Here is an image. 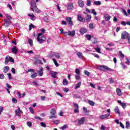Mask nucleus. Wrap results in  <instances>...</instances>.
Segmentation results:
<instances>
[{"instance_id": "nucleus-1", "label": "nucleus", "mask_w": 130, "mask_h": 130, "mask_svg": "<svg viewBox=\"0 0 130 130\" xmlns=\"http://www.w3.org/2000/svg\"><path fill=\"white\" fill-rule=\"evenodd\" d=\"M43 34L41 33H39L37 37V41L38 42H39V43H43L44 41H45L46 40V38L44 36H42Z\"/></svg>"}, {"instance_id": "nucleus-2", "label": "nucleus", "mask_w": 130, "mask_h": 130, "mask_svg": "<svg viewBox=\"0 0 130 130\" xmlns=\"http://www.w3.org/2000/svg\"><path fill=\"white\" fill-rule=\"evenodd\" d=\"M98 70L100 71H104V70H106L107 71H110V72H113V69L108 68V67L106 66L103 65V66H98Z\"/></svg>"}, {"instance_id": "nucleus-3", "label": "nucleus", "mask_w": 130, "mask_h": 130, "mask_svg": "<svg viewBox=\"0 0 130 130\" xmlns=\"http://www.w3.org/2000/svg\"><path fill=\"white\" fill-rule=\"evenodd\" d=\"M55 112H56V110L55 109H52L50 111V113L51 116H49V119H52V118H56L57 116L55 115Z\"/></svg>"}, {"instance_id": "nucleus-4", "label": "nucleus", "mask_w": 130, "mask_h": 130, "mask_svg": "<svg viewBox=\"0 0 130 130\" xmlns=\"http://www.w3.org/2000/svg\"><path fill=\"white\" fill-rule=\"evenodd\" d=\"M129 34H128V32H126V31H124L122 32L121 34V39H126V38H128V37Z\"/></svg>"}, {"instance_id": "nucleus-5", "label": "nucleus", "mask_w": 130, "mask_h": 130, "mask_svg": "<svg viewBox=\"0 0 130 130\" xmlns=\"http://www.w3.org/2000/svg\"><path fill=\"white\" fill-rule=\"evenodd\" d=\"M11 51L14 54H17L19 52V49H18L17 46H14L11 49Z\"/></svg>"}, {"instance_id": "nucleus-6", "label": "nucleus", "mask_w": 130, "mask_h": 130, "mask_svg": "<svg viewBox=\"0 0 130 130\" xmlns=\"http://www.w3.org/2000/svg\"><path fill=\"white\" fill-rule=\"evenodd\" d=\"M66 20L67 23H69V26H71L72 27L73 26V21H72V18L67 17L66 18Z\"/></svg>"}, {"instance_id": "nucleus-7", "label": "nucleus", "mask_w": 130, "mask_h": 130, "mask_svg": "<svg viewBox=\"0 0 130 130\" xmlns=\"http://www.w3.org/2000/svg\"><path fill=\"white\" fill-rule=\"evenodd\" d=\"M39 70H37V72L39 74V77H42L43 76V68L40 67Z\"/></svg>"}, {"instance_id": "nucleus-8", "label": "nucleus", "mask_w": 130, "mask_h": 130, "mask_svg": "<svg viewBox=\"0 0 130 130\" xmlns=\"http://www.w3.org/2000/svg\"><path fill=\"white\" fill-rule=\"evenodd\" d=\"M4 26H5L6 27H9L12 23L11 20L8 19H5L4 20Z\"/></svg>"}, {"instance_id": "nucleus-9", "label": "nucleus", "mask_w": 130, "mask_h": 130, "mask_svg": "<svg viewBox=\"0 0 130 130\" xmlns=\"http://www.w3.org/2000/svg\"><path fill=\"white\" fill-rule=\"evenodd\" d=\"M87 31L88 30H87L86 28L85 27H81L79 30L80 34H81L82 35H83V34H85V33H87Z\"/></svg>"}, {"instance_id": "nucleus-10", "label": "nucleus", "mask_w": 130, "mask_h": 130, "mask_svg": "<svg viewBox=\"0 0 130 130\" xmlns=\"http://www.w3.org/2000/svg\"><path fill=\"white\" fill-rule=\"evenodd\" d=\"M85 121V117H82L78 122V125H81V124H84Z\"/></svg>"}, {"instance_id": "nucleus-11", "label": "nucleus", "mask_w": 130, "mask_h": 130, "mask_svg": "<svg viewBox=\"0 0 130 130\" xmlns=\"http://www.w3.org/2000/svg\"><path fill=\"white\" fill-rule=\"evenodd\" d=\"M30 5H31V9H35V8H36L37 7V5H36V2L35 1H30Z\"/></svg>"}, {"instance_id": "nucleus-12", "label": "nucleus", "mask_w": 130, "mask_h": 130, "mask_svg": "<svg viewBox=\"0 0 130 130\" xmlns=\"http://www.w3.org/2000/svg\"><path fill=\"white\" fill-rule=\"evenodd\" d=\"M21 109H20V108L18 107L17 110H16L15 111V114L16 115H17V116H21Z\"/></svg>"}, {"instance_id": "nucleus-13", "label": "nucleus", "mask_w": 130, "mask_h": 130, "mask_svg": "<svg viewBox=\"0 0 130 130\" xmlns=\"http://www.w3.org/2000/svg\"><path fill=\"white\" fill-rule=\"evenodd\" d=\"M118 103H119V104L122 106V108L124 109L126 107V104L125 103H122L121 101L118 100Z\"/></svg>"}, {"instance_id": "nucleus-14", "label": "nucleus", "mask_w": 130, "mask_h": 130, "mask_svg": "<svg viewBox=\"0 0 130 130\" xmlns=\"http://www.w3.org/2000/svg\"><path fill=\"white\" fill-rule=\"evenodd\" d=\"M77 19L78 21H80V22H85V18H83L82 16L81 15H77Z\"/></svg>"}, {"instance_id": "nucleus-15", "label": "nucleus", "mask_w": 130, "mask_h": 130, "mask_svg": "<svg viewBox=\"0 0 130 130\" xmlns=\"http://www.w3.org/2000/svg\"><path fill=\"white\" fill-rule=\"evenodd\" d=\"M32 12H36L37 14L41 13V11L38 9V8L35 7V8H31Z\"/></svg>"}, {"instance_id": "nucleus-16", "label": "nucleus", "mask_w": 130, "mask_h": 130, "mask_svg": "<svg viewBox=\"0 0 130 130\" xmlns=\"http://www.w3.org/2000/svg\"><path fill=\"white\" fill-rule=\"evenodd\" d=\"M110 115V114H106L105 115H102L100 116V118L101 119H104L105 118H107Z\"/></svg>"}, {"instance_id": "nucleus-17", "label": "nucleus", "mask_w": 130, "mask_h": 130, "mask_svg": "<svg viewBox=\"0 0 130 130\" xmlns=\"http://www.w3.org/2000/svg\"><path fill=\"white\" fill-rule=\"evenodd\" d=\"M49 74L51 75V77H52V78H56V75H57V72H54L53 71H50Z\"/></svg>"}, {"instance_id": "nucleus-18", "label": "nucleus", "mask_w": 130, "mask_h": 130, "mask_svg": "<svg viewBox=\"0 0 130 130\" xmlns=\"http://www.w3.org/2000/svg\"><path fill=\"white\" fill-rule=\"evenodd\" d=\"M67 10H74V4L70 3V4H69L67 7Z\"/></svg>"}, {"instance_id": "nucleus-19", "label": "nucleus", "mask_w": 130, "mask_h": 130, "mask_svg": "<svg viewBox=\"0 0 130 130\" xmlns=\"http://www.w3.org/2000/svg\"><path fill=\"white\" fill-rule=\"evenodd\" d=\"M76 35V31L75 30H73L72 31H68V35L69 36H72V37H74L75 35Z\"/></svg>"}, {"instance_id": "nucleus-20", "label": "nucleus", "mask_w": 130, "mask_h": 130, "mask_svg": "<svg viewBox=\"0 0 130 130\" xmlns=\"http://www.w3.org/2000/svg\"><path fill=\"white\" fill-rule=\"evenodd\" d=\"M116 93L118 96H121V95H122V93H121V90L119 89V88H117L116 89Z\"/></svg>"}, {"instance_id": "nucleus-21", "label": "nucleus", "mask_w": 130, "mask_h": 130, "mask_svg": "<svg viewBox=\"0 0 130 130\" xmlns=\"http://www.w3.org/2000/svg\"><path fill=\"white\" fill-rule=\"evenodd\" d=\"M28 17H30V19L31 20H32V21H34V20H35V15H34V14H28Z\"/></svg>"}, {"instance_id": "nucleus-22", "label": "nucleus", "mask_w": 130, "mask_h": 130, "mask_svg": "<svg viewBox=\"0 0 130 130\" xmlns=\"http://www.w3.org/2000/svg\"><path fill=\"white\" fill-rule=\"evenodd\" d=\"M91 16L90 15H87L86 17H85V20L86 21H87V22H90L91 21Z\"/></svg>"}, {"instance_id": "nucleus-23", "label": "nucleus", "mask_w": 130, "mask_h": 130, "mask_svg": "<svg viewBox=\"0 0 130 130\" xmlns=\"http://www.w3.org/2000/svg\"><path fill=\"white\" fill-rule=\"evenodd\" d=\"M78 5L80 8H83V7H84V2L82 1H79L78 2Z\"/></svg>"}, {"instance_id": "nucleus-24", "label": "nucleus", "mask_w": 130, "mask_h": 130, "mask_svg": "<svg viewBox=\"0 0 130 130\" xmlns=\"http://www.w3.org/2000/svg\"><path fill=\"white\" fill-rule=\"evenodd\" d=\"M114 111L117 114H119V115L120 114V112L119 111V108H118L117 106L115 107L114 109Z\"/></svg>"}, {"instance_id": "nucleus-25", "label": "nucleus", "mask_w": 130, "mask_h": 130, "mask_svg": "<svg viewBox=\"0 0 130 130\" xmlns=\"http://www.w3.org/2000/svg\"><path fill=\"white\" fill-rule=\"evenodd\" d=\"M11 58V56H7L5 58V63L8 64L9 63V61H10V59Z\"/></svg>"}, {"instance_id": "nucleus-26", "label": "nucleus", "mask_w": 130, "mask_h": 130, "mask_svg": "<svg viewBox=\"0 0 130 130\" xmlns=\"http://www.w3.org/2000/svg\"><path fill=\"white\" fill-rule=\"evenodd\" d=\"M69 84V81H68V80L64 79L63 80V86H67V85Z\"/></svg>"}, {"instance_id": "nucleus-27", "label": "nucleus", "mask_w": 130, "mask_h": 130, "mask_svg": "<svg viewBox=\"0 0 130 130\" xmlns=\"http://www.w3.org/2000/svg\"><path fill=\"white\" fill-rule=\"evenodd\" d=\"M93 5H95V6H100V5H101V2H100V1H94L93 2Z\"/></svg>"}, {"instance_id": "nucleus-28", "label": "nucleus", "mask_w": 130, "mask_h": 130, "mask_svg": "<svg viewBox=\"0 0 130 130\" xmlns=\"http://www.w3.org/2000/svg\"><path fill=\"white\" fill-rule=\"evenodd\" d=\"M5 17H6V18H7V20H9V21H11V20H12V19H13V18L12 17L10 16V15L6 14H5Z\"/></svg>"}, {"instance_id": "nucleus-29", "label": "nucleus", "mask_w": 130, "mask_h": 130, "mask_svg": "<svg viewBox=\"0 0 130 130\" xmlns=\"http://www.w3.org/2000/svg\"><path fill=\"white\" fill-rule=\"evenodd\" d=\"M53 55L54 56H55L56 58H60V56H59V54H58V53L54 52Z\"/></svg>"}, {"instance_id": "nucleus-30", "label": "nucleus", "mask_w": 130, "mask_h": 130, "mask_svg": "<svg viewBox=\"0 0 130 130\" xmlns=\"http://www.w3.org/2000/svg\"><path fill=\"white\" fill-rule=\"evenodd\" d=\"M9 70H10L9 66L5 67L4 68V73H8V72H9Z\"/></svg>"}, {"instance_id": "nucleus-31", "label": "nucleus", "mask_w": 130, "mask_h": 130, "mask_svg": "<svg viewBox=\"0 0 130 130\" xmlns=\"http://www.w3.org/2000/svg\"><path fill=\"white\" fill-rule=\"evenodd\" d=\"M31 78L32 79H34V78H36L37 77V73H31L30 74Z\"/></svg>"}, {"instance_id": "nucleus-32", "label": "nucleus", "mask_w": 130, "mask_h": 130, "mask_svg": "<svg viewBox=\"0 0 130 130\" xmlns=\"http://www.w3.org/2000/svg\"><path fill=\"white\" fill-rule=\"evenodd\" d=\"M28 42L30 46H33V40L30 39H28Z\"/></svg>"}, {"instance_id": "nucleus-33", "label": "nucleus", "mask_w": 130, "mask_h": 130, "mask_svg": "<svg viewBox=\"0 0 130 130\" xmlns=\"http://www.w3.org/2000/svg\"><path fill=\"white\" fill-rule=\"evenodd\" d=\"M77 55H78L79 58H83V54L81 52H78L77 53Z\"/></svg>"}, {"instance_id": "nucleus-34", "label": "nucleus", "mask_w": 130, "mask_h": 130, "mask_svg": "<svg viewBox=\"0 0 130 130\" xmlns=\"http://www.w3.org/2000/svg\"><path fill=\"white\" fill-rule=\"evenodd\" d=\"M81 84H82V83L78 82L77 84H76L75 89H78V88H80V87H81Z\"/></svg>"}, {"instance_id": "nucleus-35", "label": "nucleus", "mask_w": 130, "mask_h": 130, "mask_svg": "<svg viewBox=\"0 0 130 130\" xmlns=\"http://www.w3.org/2000/svg\"><path fill=\"white\" fill-rule=\"evenodd\" d=\"M32 28H35V26H34V25H33L32 23H31L29 25V30L31 31V30H32Z\"/></svg>"}, {"instance_id": "nucleus-36", "label": "nucleus", "mask_w": 130, "mask_h": 130, "mask_svg": "<svg viewBox=\"0 0 130 130\" xmlns=\"http://www.w3.org/2000/svg\"><path fill=\"white\" fill-rule=\"evenodd\" d=\"M88 103L90 105H91V106H94V105H95V103H94V102L92 101H88Z\"/></svg>"}, {"instance_id": "nucleus-37", "label": "nucleus", "mask_w": 130, "mask_h": 130, "mask_svg": "<svg viewBox=\"0 0 130 130\" xmlns=\"http://www.w3.org/2000/svg\"><path fill=\"white\" fill-rule=\"evenodd\" d=\"M119 54L120 57H121V58H124V55L123 54H122V52L119 51Z\"/></svg>"}, {"instance_id": "nucleus-38", "label": "nucleus", "mask_w": 130, "mask_h": 130, "mask_svg": "<svg viewBox=\"0 0 130 130\" xmlns=\"http://www.w3.org/2000/svg\"><path fill=\"white\" fill-rule=\"evenodd\" d=\"M53 61L56 67H58V63H57L56 60L54 58H53Z\"/></svg>"}, {"instance_id": "nucleus-39", "label": "nucleus", "mask_w": 130, "mask_h": 130, "mask_svg": "<svg viewBox=\"0 0 130 130\" xmlns=\"http://www.w3.org/2000/svg\"><path fill=\"white\" fill-rule=\"evenodd\" d=\"M85 37L88 39V40H91V38H92V37L90 35H86Z\"/></svg>"}, {"instance_id": "nucleus-40", "label": "nucleus", "mask_w": 130, "mask_h": 130, "mask_svg": "<svg viewBox=\"0 0 130 130\" xmlns=\"http://www.w3.org/2000/svg\"><path fill=\"white\" fill-rule=\"evenodd\" d=\"M32 84L34 86H36V87H39V83L37 82H33Z\"/></svg>"}, {"instance_id": "nucleus-41", "label": "nucleus", "mask_w": 130, "mask_h": 130, "mask_svg": "<svg viewBox=\"0 0 130 130\" xmlns=\"http://www.w3.org/2000/svg\"><path fill=\"white\" fill-rule=\"evenodd\" d=\"M75 73H76V75H80V69H76L75 70Z\"/></svg>"}, {"instance_id": "nucleus-42", "label": "nucleus", "mask_w": 130, "mask_h": 130, "mask_svg": "<svg viewBox=\"0 0 130 130\" xmlns=\"http://www.w3.org/2000/svg\"><path fill=\"white\" fill-rule=\"evenodd\" d=\"M84 74L86 76H88V77L90 76V72L87 71V70L84 71Z\"/></svg>"}, {"instance_id": "nucleus-43", "label": "nucleus", "mask_w": 130, "mask_h": 130, "mask_svg": "<svg viewBox=\"0 0 130 130\" xmlns=\"http://www.w3.org/2000/svg\"><path fill=\"white\" fill-rule=\"evenodd\" d=\"M53 123H54V124H58V123H59V121L58 120H55L53 121Z\"/></svg>"}, {"instance_id": "nucleus-44", "label": "nucleus", "mask_w": 130, "mask_h": 130, "mask_svg": "<svg viewBox=\"0 0 130 130\" xmlns=\"http://www.w3.org/2000/svg\"><path fill=\"white\" fill-rule=\"evenodd\" d=\"M40 124L41 125V126H42V127H46V124L44 123V122H41Z\"/></svg>"}, {"instance_id": "nucleus-45", "label": "nucleus", "mask_w": 130, "mask_h": 130, "mask_svg": "<svg viewBox=\"0 0 130 130\" xmlns=\"http://www.w3.org/2000/svg\"><path fill=\"white\" fill-rule=\"evenodd\" d=\"M108 80L109 81L110 84H113V83H114V81H113V79H112V78H109Z\"/></svg>"}, {"instance_id": "nucleus-46", "label": "nucleus", "mask_w": 130, "mask_h": 130, "mask_svg": "<svg viewBox=\"0 0 130 130\" xmlns=\"http://www.w3.org/2000/svg\"><path fill=\"white\" fill-rule=\"evenodd\" d=\"M91 13L92 14H93V15H94V16H96V15H97V13L96 12V11H95V9H92L91 10Z\"/></svg>"}, {"instance_id": "nucleus-47", "label": "nucleus", "mask_w": 130, "mask_h": 130, "mask_svg": "<svg viewBox=\"0 0 130 130\" xmlns=\"http://www.w3.org/2000/svg\"><path fill=\"white\" fill-rule=\"evenodd\" d=\"M27 124L29 127H31L32 126V122L30 121H28L27 122Z\"/></svg>"}, {"instance_id": "nucleus-48", "label": "nucleus", "mask_w": 130, "mask_h": 130, "mask_svg": "<svg viewBox=\"0 0 130 130\" xmlns=\"http://www.w3.org/2000/svg\"><path fill=\"white\" fill-rule=\"evenodd\" d=\"M87 3L86 4V6H87L88 7L91 6V1L90 0H87Z\"/></svg>"}, {"instance_id": "nucleus-49", "label": "nucleus", "mask_w": 130, "mask_h": 130, "mask_svg": "<svg viewBox=\"0 0 130 130\" xmlns=\"http://www.w3.org/2000/svg\"><path fill=\"white\" fill-rule=\"evenodd\" d=\"M130 124H129V122L126 121V128H128L129 127Z\"/></svg>"}, {"instance_id": "nucleus-50", "label": "nucleus", "mask_w": 130, "mask_h": 130, "mask_svg": "<svg viewBox=\"0 0 130 130\" xmlns=\"http://www.w3.org/2000/svg\"><path fill=\"white\" fill-rule=\"evenodd\" d=\"M89 28H90V29H93V28H94V24L93 23H90L89 25Z\"/></svg>"}, {"instance_id": "nucleus-51", "label": "nucleus", "mask_w": 130, "mask_h": 130, "mask_svg": "<svg viewBox=\"0 0 130 130\" xmlns=\"http://www.w3.org/2000/svg\"><path fill=\"white\" fill-rule=\"evenodd\" d=\"M67 127H68V125H63L61 127V128L62 129V130H64V129H66V128H67Z\"/></svg>"}, {"instance_id": "nucleus-52", "label": "nucleus", "mask_w": 130, "mask_h": 130, "mask_svg": "<svg viewBox=\"0 0 130 130\" xmlns=\"http://www.w3.org/2000/svg\"><path fill=\"white\" fill-rule=\"evenodd\" d=\"M110 18H111V17H110V16H108L105 17V20L107 21H109V20H110Z\"/></svg>"}, {"instance_id": "nucleus-53", "label": "nucleus", "mask_w": 130, "mask_h": 130, "mask_svg": "<svg viewBox=\"0 0 130 130\" xmlns=\"http://www.w3.org/2000/svg\"><path fill=\"white\" fill-rule=\"evenodd\" d=\"M95 50H96V52H98L99 53H101V52L100 51L101 49L99 48H95Z\"/></svg>"}, {"instance_id": "nucleus-54", "label": "nucleus", "mask_w": 130, "mask_h": 130, "mask_svg": "<svg viewBox=\"0 0 130 130\" xmlns=\"http://www.w3.org/2000/svg\"><path fill=\"white\" fill-rule=\"evenodd\" d=\"M45 99H46V96H41V100H42V101H44V100H45Z\"/></svg>"}, {"instance_id": "nucleus-55", "label": "nucleus", "mask_w": 130, "mask_h": 130, "mask_svg": "<svg viewBox=\"0 0 130 130\" xmlns=\"http://www.w3.org/2000/svg\"><path fill=\"white\" fill-rule=\"evenodd\" d=\"M35 118L36 119H38L39 120H41V121H42V118H41V117H40L36 116V117H35Z\"/></svg>"}, {"instance_id": "nucleus-56", "label": "nucleus", "mask_w": 130, "mask_h": 130, "mask_svg": "<svg viewBox=\"0 0 130 130\" xmlns=\"http://www.w3.org/2000/svg\"><path fill=\"white\" fill-rule=\"evenodd\" d=\"M126 61L125 63H126V64H128V66H129L130 61H129V60H128V58H126Z\"/></svg>"}, {"instance_id": "nucleus-57", "label": "nucleus", "mask_w": 130, "mask_h": 130, "mask_svg": "<svg viewBox=\"0 0 130 130\" xmlns=\"http://www.w3.org/2000/svg\"><path fill=\"white\" fill-rule=\"evenodd\" d=\"M76 80H80L81 79V77H80V75H77L75 76Z\"/></svg>"}, {"instance_id": "nucleus-58", "label": "nucleus", "mask_w": 130, "mask_h": 130, "mask_svg": "<svg viewBox=\"0 0 130 130\" xmlns=\"http://www.w3.org/2000/svg\"><path fill=\"white\" fill-rule=\"evenodd\" d=\"M29 110L30 111L31 113H34V111L33 110L32 107H29Z\"/></svg>"}, {"instance_id": "nucleus-59", "label": "nucleus", "mask_w": 130, "mask_h": 130, "mask_svg": "<svg viewBox=\"0 0 130 130\" xmlns=\"http://www.w3.org/2000/svg\"><path fill=\"white\" fill-rule=\"evenodd\" d=\"M122 13L125 16H127V13H126V11H125V10L122 9Z\"/></svg>"}, {"instance_id": "nucleus-60", "label": "nucleus", "mask_w": 130, "mask_h": 130, "mask_svg": "<svg viewBox=\"0 0 130 130\" xmlns=\"http://www.w3.org/2000/svg\"><path fill=\"white\" fill-rule=\"evenodd\" d=\"M73 105H74V107H75L76 108H79V105L78 104H76V103H74Z\"/></svg>"}, {"instance_id": "nucleus-61", "label": "nucleus", "mask_w": 130, "mask_h": 130, "mask_svg": "<svg viewBox=\"0 0 130 130\" xmlns=\"http://www.w3.org/2000/svg\"><path fill=\"white\" fill-rule=\"evenodd\" d=\"M83 111L85 113H87L88 112V110L87 109V108L86 107H83Z\"/></svg>"}, {"instance_id": "nucleus-62", "label": "nucleus", "mask_w": 130, "mask_h": 130, "mask_svg": "<svg viewBox=\"0 0 130 130\" xmlns=\"http://www.w3.org/2000/svg\"><path fill=\"white\" fill-rule=\"evenodd\" d=\"M12 102L13 103H17V102H18V101L15 98H13Z\"/></svg>"}, {"instance_id": "nucleus-63", "label": "nucleus", "mask_w": 130, "mask_h": 130, "mask_svg": "<svg viewBox=\"0 0 130 130\" xmlns=\"http://www.w3.org/2000/svg\"><path fill=\"white\" fill-rule=\"evenodd\" d=\"M74 113H79V108H75L74 109Z\"/></svg>"}, {"instance_id": "nucleus-64", "label": "nucleus", "mask_w": 130, "mask_h": 130, "mask_svg": "<svg viewBox=\"0 0 130 130\" xmlns=\"http://www.w3.org/2000/svg\"><path fill=\"white\" fill-rule=\"evenodd\" d=\"M101 129V130H105V126H104V125H102Z\"/></svg>"}]
</instances>
